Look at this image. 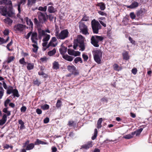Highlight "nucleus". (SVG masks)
<instances>
[{
    "mask_svg": "<svg viewBox=\"0 0 152 152\" xmlns=\"http://www.w3.org/2000/svg\"><path fill=\"white\" fill-rule=\"evenodd\" d=\"M68 70L72 73V74L76 75V68L73 66H67Z\"/></svg>",
    "mask_w": 152,
    "mask_h": 152,
    "instance_id": "nucleus-15",
    "label": "nucleus"
},
{
    "mask_svg": "<svg viewBox=\"0 0 152 152\" xmlns=\"http://www.w3.org/2000/svg\"><path fill=\"white\" fill-rule=\"evenodd\" d=\"M41 108L43 110H46L49 109V106L47 104H45L42 106Z\"/></svg>",
    "mask_w": 152,
    "mask_h": 152,
    "instance_id": "nucleus-48",
    "label": "nucleus"
},
{
    "mask_svg": "<svg viewBox=\"0 0 152 152\" xmlns=\"http://www.w3.org/2000/svg\"><path fill=\"white\" fill-rule=\"evenodd\" d=\"M93 53L95 61L98 64H100L102 56V52L100 50H95Z\"/></svg>",
    "mask_w": 152,
    "mask_h": 152,
    "instance_id": "nucleus-5",
    "label": "nucleus"
},
{
    "mask_svg": "<svg viewBox=\"0 0 152 152\" xmlns=\"http://www.w3.org/2000/svg\"><path fill=\"white\" fill-rule=\"evenodd\" d=\"M82 57L83 58L84 61H86L88 59V55L85 53H83L82 55Z\"/></svg>",
    "mask_w": 152,
    "mask_h": 152,
    "instance_id": "nucleus-49",
    "label": "nucleus"
},
{
    "mask_svg": "<svg viewBox=\"0 0 152 152\" xmlns=\"http://www.w3.org/2000/svg\"><path fill=\"white\" fill-rule=\"evenodd\" d=\"M25 25L21 24H18L15 25L14 26V30L16 31L21 32L26 28Z\"/></svg>",
    "mask_w": 152,
    "mask_h": 152,
    "instance_id": "nucleus-8",
    "label": "nucleus"
},
{
    "mask_svg": "<svg viewBox=\"0 0 152 152\" xmlns=\"http://www.w3.org/2000/svg\"><path fill=\"white\" fill-rule=\"evenodd\" d=\"M97 129H94V135L92 137L91 139L92 140H94L95 139L97 136Z\"/></svg>",
    "mask_w": 152,
    "mask_h": 152,
    "instance_id": "nucleus-44",
    "label": "nucleus"
},
{
    "mask_svg": "<svg viewBox=\"0 0 152 152\" xmlns=\"http://www.w3.org/2000/svg\"><path fill=\"white\" fill-rule=\"evenodd\" d=\"M31 39L32 42L37 44V40L38 39L37 34L36 32H33L31 33Z\"/></svg>",
    "mask_w": 152,
    "mask_h": 152,
    "instance_id": "nucleus-13",
    "label": "nucleus"
},
{
    "mask_svg": "<svg viewBox=\"0 0 152 152\" xmlns=\"http://www.w3.org/2000/svg\"><path fill=\"white\" fill-rule=\"evenodd\" d=\"M26 1V0H19L18 1L19 4L18 5V10L19 12H20V5L23 3L24 4Z\"/></svg>",
    "mask_w": 152,
    "mask_h": 152,
    "instance_id": "nucleus-28",
    "label": "nucleus"
},
{
    "mask_svg": "<svg viewBox=\"0 0 152 152\" xmlns=\"http://www.w3.org/2000/svg\"><path fill=\"white\" fill-rule=\"evenodd\" d=\"M137 70L136 68H134L132 70V73L134 75L137 74Z\"/></svg>",
    "mask_w": 152,
    "mask_h": 152,
    "instance_id": "nucleus-57",
    "label": "nucleus"
},
{
    "mask_svg": "<svg viewBox=\"0 0 152 152\" xmlns=\"http://www.w3.org/2000/svg\"><path fill=\"white\" fill-rule=\"evenodd\" d=\"M26 107L24 106L20 108V110L21 112H24L26 110Z\"/></svg>",
    "mask_w": 152,
    "mask_h": 152,
    "instance_id": "nucleus-60",
    "label": "nucleus"
},
{
    "mask_svg": "<svg viewBox=\"0 0 152 152\" xmlns=\"http://www.w3.org/2000/svg\"><path fill=\"white\" fill-rule=\"evenodd\" d=\"M4 90L2 87H0V94L1 96H3L4 94Z\"/></svg>",
    "mask_w": 152,
    "mask_h": 152,
    "instance_id": "nucleus-61",
    "label": "nucleus"
},
{
    "mask_svg": "<svg viewBox=\"0 0 152 152\" xmlns=\"http://www.w3.org/2000/svg\"><path fill=\"white\" fill-rule=\"evenodd\" d=\"M69 33L67 29H64L61 31L60 33L58 32L55 33V36L57 39H64L69 37Z\"/></svg>",
    "mask_w": 152,
    "mask_h": 152,
    "instance_id": "nucleus-4",
    "label": "nucleus"
},
{
    "mask_svg": "<svg viewBox=\"0 0 152 152\" xmlns=\"http://www.w3.org/2000/svg\"><path fill=\"white\" fill-rule=\"evenodd\" d=\"M34 84L37 85L38 86H39L40 83L37 80H36L34 82Z\"/></svg>",
    "mask_w": 152,
    "mask_h": 152,
    "instance_id": "nucleus-63",
    "label": "nucleus"
},
{
    "mask_svg": "<svg viewBox=\"0 0 152 152\" xmlns=\"http://www.w3.org/2000/svg\"><path fill=\"white\" fill-rule=\"evenodd\" d=\"M67 48L63 46H61L59 49V51L61 54L64 55V54L66 52Z\"/></svg>",
    "mask_w": 152,
    "mask_h": 152,
    "instance_id": "nucleus-22",
    "label": "nucleus"
},
{
    "mask_svg": "<svg viewBox=\"0 0 152 152\" xmlns=\"http://www.w3.org/2000/svg\"><path fill=\"white\" fill-rule=\"evenodd\" d=\"M19 62L20 64L23 65H26V62L25 61L24 58H22L19 60Z\"/></svg>",
    "mask_w": 152,
    "mask_h": 152,
    "instance_id": "nucleus-51",
    "label": "nucleus"
},
{
    "mask_svg": "<svg viewBox=\"0 0 152 152\" xmlns=\"http://www.w3.org/2000/svg\"><path fill=\"white\" fill-rule=\"evenodd\" d=\"M34 23L35 25H36L37 27H40L39 23L38 22V20L36 18H35L34 19Z\"/></svg>",
    "mask_w": 152,
    "mask_h": 152,
    "instance_id": "nucleus-47",
    "label": "nucleus"
},
{
    "mask_svg": "<svg viewBox=\"0 0 152 152\" xmlns=\"http://www.w3.org/2000/svg\"><path fill=\"white\" fill-rule=\"evenodd\" d=\"M34 65L32 63H28L27 66V69L28 70H30L33 69L34 68Z\"/></svg>",
    "mask_w": 152,
    "mask_h": 152,
    "instance_id": "nucleus-36",
    "label": "nucleus"
},
{
    "mask_svg": "<svg viewBox=\"0 0 152 152\" xmlns=\"http://www.w3.org/2000/svg\"><path fill=\"white\" fill-rule=\"evenodd\" d=\"M2 3L6 5H9V8L10 9V7L11 6H12V1L10 0H3L2 1Z\"/></svg>",
    "mask_w": 152,
    "mask_h": 152,
    "instance_id": "nucleus-26",
    "label": "nucleus"
},
{
    "mask_svg": "<svg viewBox=\"0 0 152 152\" xmlns=\"http://www.w3.org/2000/svg\"><path fill=\"white\" fill-rule=\"evenodd\" d=\"M57 39L55 37H52L49 43L48 44L46 48H43L44 50H45L47 48H48L50 46L53 47H55L58 44L57 42Z\"/></svg>",
    "mask_w": 152,
    "mask_h": 152,
    "instance_id": "nucleus-7",
    "label": "nucleus"
},
{
    "mask_svg": "<svg viewBox=\"0 0 152 152\" xmlns=\"http://www.w3.org/2000/svg\"><path fill=\"white\" fill-rule=\"evenodd\" d=\"M101 100L102 102H103L104 103H107L108 102V100L107 98L105 97H104L103 98H102Z\"/></svg>",
    "mask_w": 152,
    "mask_h": 152,
    "instance_id": "nucleus-56",
    "label": "nucleus"
},
{
    "mask_svg": "<svg viewBox=\"0 0 152 152\" xmlns=\"http://www.w3.org/2000/svg\"><path fill=\"white\" fill-rule=\"evenodd\" d=\"M48 142L42 141L39 139H36V141L35 142V145H39V144L42 145H48Z\"/></svg>",
    "mask_w": 152,
    "mask_h": 152,
    "instance_id": "nucleus-20",
    "label": "nucleus"
},
{
    "mask_svg": "<svg viewBox=\"0 0 152 152\" xmlns=\"http://www.w3.org/2000/svg\"><path fill=\"white\" fill-rule=\"evenodd\" d=\"M143 130V128H141L139 129H137L136 131L133 132H132V134L134 135L136 134V136H137L140 134Z\"/></svg>",
    "mask_w": 152,
    "mask_h": 152,
    "instance_id": "nucleus-27",
    "label": "nucleus"
},
{
    "mask_svg": "<svg viewBox=\"0 0 152 152\" xmlns=\"http://www.w3.org/2000/svg\"><path fill=\"white\" fill-rule=\"evenodd\" d=\"M48 11L50 13H54L55 12V10L53 7L49 6L48 9Z\"/></svg>",
    "mask_w": 152,
    "mask_h": 152,
    "instance_id": "nucleus-42",
    "label": "nucleus"
},
{
    "mask_svg": "<svg viewBox=\"0 0 152 152\" xmlns=\"http://www.w3.org/2000/svg\"><path fill=\"white\" fill-rule=\"evenodd\" d=\"M138 6L139 3L134 1L132 2L130 5L127 6V7L130 9H133L138 7Z\"/></svg>",
    "mask_w": 152,
    "mask_h": 152,
    "instance_id": "nucleus-17",
    "label": "nucleus"
},
{
    "mask_svg": "<svg viewBox=\"0 0 152 152\" xmlns=\"http://www.w3.org/2000/svg\"><path fill=\"white\" fill-rule=\"evenodd\" d=\"M25 19L27 24L28 25L30 26L31 27L33 28V24L31 19H29L28 17H26Z\"/></svg>",
    "mask_w": 152,
    "mask_h": 152,
    "instance_id": "nucleus-21",
    "label": "nucleus"
},
{
    "mask_svg": "<svg viewBox=\"0 0 152 152\" xmlns=\"http://www.w3.org/2000/svg\"><path fill=\"white\" fill-rule=\"evenodd\" d=\"M84 38L82 35H79L77 37V41L75 42L77 44L84 43Z\"/></svg>",
    "mask_w": 152,
    "mask_h": 152,
    "instance_id": "nucleus-18",
    "label": "nucleus"
},
{
    "mask_svg": "<svg viewBox=\"0 0 152 152\" xmlns=\"http://www.w3.org/2000/svg\"><path fill=\"white\" fill-rule=\"evenodd\" d=\"M61 102L60 100H58L56 104V107L58 108L61 107Z\"/></svg>",
    "mask_w": 152,
    "mask_h": 152,
    "instance_id": "nucleus-50",
    "label": "nucleus"
},
{
    "mask_svg": "<svg viewBox=\"0 0 152 152\" xmlns=\"http://www.w3.org/2000/svg\"><path fill=\"white\" fill-rule=\"evenodd\" d=\"M79 27L81 31L84 34H88L87 26L83 23L79 22Z\"/></svg>",
    "mask_w": 152,
    "mask_h": 152,
    "instance_id": "nucleus-6",
    "label": "nucleus"
},
{
    "mask_svg": "<svg viewBox=\"0 0 152 152\" xmlns=\"http://www.w3.org/2000/svg\"><path fill=\"white\" fill-rule=\"evenodd\" d=\"M56 50L55 48H54L53 50L49 51L48 55L50 56H52L54 55L56 53Z\"/></svg>",
    "mask_w": 152,
    "mask_h": 152,
    "instance_id": "nucleus-39",
    "label": "nucleus"
},
{
    "mask_svg": "<svg viewBox=\"0 0 152 152\" xmlns=\"http://www.w3.org/2000/svg\"><path fill=\"white\" fill-rule=\"evenodd\" d=\"M102 118H100L97 121V128L98 129L102 127Z\"/></svg>",
    "mask_w": 152,
    "mask_h": 152,
    "instance_id": "nucleus-34",
    "label": "nucleus"
},
{
    "mask_svg": "<svg viewBox=\"0 0 152 152\" xmlns=\"http://www.w3.org/2000/svg\"><path fill=\"white\" fill-rule=\"evenodd\" d=\"M3 21L5 23L10 26L11 25L13 22L12 20L8 18L4 19Z\"/></svg>",
    "mask_w": 152,
    "mask_h": 152,
    "instance_id": "nucleus-25",
    "label": "nucleus"
},
{
    "mask_svg": "<svg viewBox=\"0 0 152 152\" xmlns=\"http://www.w3.org/2000/svg\"><path fill=\"white\" fill-rule=\"evenodd\" d=\"M92 142H93L91 141L88 142L86 144L82 145L81 146L80 149L83 148L87 149L90 147H92L93 146Z\"/></svg>",
    "mask_w": 152,
    "mask_h": 152,
    "instance_id": "nucleus-14",
    "label": "nucleus"
},
{
    "mask_svg": "<svg viewBox=\"0 0 152 152\" xmlns=\"http://www.w3.org/2000/svg\"><path fill=\"white\" fill-rule=\"evenodd\" d=\"M130 15L131 18L132 19H134L135 18L136 16L134 12H131L130 14Z\"/></svg>",
    "mask_w": 152,
    "mask_h": 152,
    "instance_id": "nucleus-58",
    "label": "nucleus"
},
{
    "mask_svg": "<svg viewBox=\"0 0 152 152\" xmlns=\"http://www.w3.org/2000/svg\"><path fill=\"white\" fill-rule=\"evenodd\" d=\"M34 147V144L33 143H30L28 145L26 146V150H30L33 149Z\"/></svg>",
    "mask_w": 152,
    "mask_h": 152,
    "instance_id": "nucleus-31",
    "label": "nucleus"
},
{
    "mask_svg": "<svg viewBox=\"0 0 152 152\" xmlns=\"http://www.w3.org/2000/svg\"><path fill=\"white\" fill-rule=\"evenodd\" d=\"M38 18L40 21L45 22L47 20L48 16L46 13H42L40 12H37Z\"/></svg>",
    "mask_w": 152,
    "mask_h": 152,
    "instance_id": "nucleus-9",
    "label": "nucleus"
},
{
    "mask_svg": "<svg viewBox=\"0 0 152 152\" xmlns=\"http://www.w3.org/2000/svg\"><path fill=\"white\" fill-rule=\"evenodd\" d=\"M4 35L5 36H7L8 37V35L9 34V31L8 29H5L3 32Z\"/></svg>",
    "mask_w": 152,
    "mask_h": 152,
    "instance_id": "nucleus-55",
    "label": "nucleus"
},
{
    "mask_svg": "<svg viewBox=\"0 0 152 152\" xmlns=\"http://www.w3.org/2000/svg\"><path fill=\"white\" fill-rule=\"evenodd\" d=\"M91 24L93 33L95 34H98L99 30L102 28V26L99 21L94 19L92 20Z\"/></svg>",
    "mask_w": 152,
    "mask_h": 152,
    "instance_id": "nucleus-3",
    "label": "nucleus"
},
{
    "mask_svg": "<svg viewBox=\"0 0 152 152\" xmlns=\"http://www.w3.org/2000/svg\"><path fill=\"white\" fill-rule=\"evenodd\" d=\"M68 53L71 56H76L80 55V53L78 51H75L73 50L69 49L68 50Z\"/></svg>",
    "mask_w": 152,
    "mask_h": 152,
    "instance_id": "nucleus-12",
    "label": "nucleus"
},
{
    "mask_svg": "<svg viewBox=\"0 0 152 152\" xmlns=\"http://www.w3.org/2000/svg\"><path fill=\"white\" fill-rule=\"evenodd\" d=\"M99 23H100L104 27H106V24L103 21H102V20H99Z\"/></svg>",
    "mask_w": 152,
    "mask_h": 152,
    "instance_id": "nucleus-64",
    "label": "nucleus"
},
{
    "mask_svg": "<svg viewBox=\"0 0 152 152\" xmlns=\"http://www.w3.org/2000/svg\"><path fill=\"white\" fill-rule=\"evenodd\" d=\"M50 38V36L49 34H46L44 37V38L42 39L43 42L42 43V45L43 48H46L48 45V41L49 40Z\"/></svg>",
    "mask_w": 152,
    "mask_h": 152,
    "instance_id": "nucleus-10",
    "label": "nucleus"
},
{
    "mask_svg": "<svg viewBox=\"0 0 152 152\" xmlns=\"http://www.w3.org/2000/svg\"><path fill=\"white\" fill-rule=\"evenodd\" d=\"M38 74L39 75H42L45 78H46L47 77V75L44 73L42 71H40L38 72Z\"/></svg>",
    "mask_w": 152,
    "mask_h": 152,
    "instance_id": "nucleus-52",
    "label": "nucleus"
},
{
    "mask_svg": "<svg viewBox=\"0 0 152 152\" xmlns=\"http://www.w3.org/2000/svg\"><path fill=\"white\" fill-rule=\"evenodd\" d=\"M14 58V57L12 56L9 57L7 59V62L8 63H10L13 60Z\"/></svg>",
    "mask_w": 152,
    "mask_h": 152,
    "instance_id": "nucleus-53",
    "label": "nucleus"
},
{
    "mask_svg": "<svg viewBox=\"0 0 152 152\" xmlns=\"http://www.w3.org/2000/svg\"><path fill=\"white\" fill-rule=\"evenodd\" d=\"M12 93L13 94V96H16L17 97H19V96L18 91L16 89H14L13 90Z\"/></svg>",
    "mask_w": 152,
    "mask_h": 152,
    "instance_id": "nucleus-43",
    "label": "nucleus"
},
{
    "mask_svg": "<svg viewBox=\"0 0 152 152\" xmlns=\"http://www.w3.org/2000/svg\"><path fill=\"white\" fill-rule=\"evenodd\" d=\"M104 38L102 36L94 35L92 36L91 38V43L95 47H99V42L102 41Z\"/></svg>",
    "mask_w": 152,
    "mask_h": 152,
    "instance_id": "nucleus-2",
    "label": "nucleus"
},
{
    "mask_svg": "<svg viewBox=\"0 0 152 152\" xmlns=\"http://www.w3.org/2000/svg\"><path fill=\"white\" fill-rule=\"evenodd\" d=\"M113 68L115 70L118 71L122 69V68L121 66H119L117 64H114L113 65Z\"/></svg>",
    "mask_w": 152,
    "mask_h": 152,
    "instance_id": "nucleus-30",
    "label": "nucleus"
},
{
    "mask_svg": "<svg viewBox=\"0 0 152 152\" xmlns=\"http://www.w3.org/2000/svg\"><path fill=\"white\" fill-rule=\"evenodd\" d=\"M9 39V37H7V38L6 40H5L3 38L0 37V45L2 44L3 43L7 42Z\"/></svg>",
    "mask_w": 152,
    "mask_h": 152,
    "instance_id": "nucleus-35",
    "label": "nucleus"
},
{
    "mask_svg": "<svg viewBox=\"0 0 152 152\" xmlns=\"http://www.w3.org/2000/svg\"><path fill=\"white\" fill-rule=\"evenodd\" d=\"M18 123L20 125V129H25V127L24 125V123L22 120H19L18 121Z\"/></svg>",
    "mask_w": 152,
    "mask_h": 152,
    "instance_id": "nucleus-32",
    "label": "nucleus"
},
{
    "mask_svg": "<svg viewBox=\"0 0 152 152\" xmlns=\"http://www.w3.org/2000/svg\"><path fill=\"white\" fill-rule=\"evenodd\" d=\"M36 0H28V5L31 6L33 4L35 3Z\"/></svg>",
    "mask_w": 152,
    "mask_h": 152,
    "instance_id": "nucleus-40",
    "label": "nucleus"
},
{
    "mask_svg": "<svg viewBox=\"0 0 152 152\" xmlns=\"http://www.w3.org/2000/svg\"><path fill=\"white\" fill-rule=\"evenodd\" d=\"M89 20V17L86 15H84L81 20L83 21H87Z\"/></svg>",
    "mask_w": 152,
    "mask_h": 152,
    "instance_id": "nucleus-54",
    "label": "nucleus"
},
{
    "mask_svg": "<svg viewBox=\"0 0 152 152\" xmlns=\"http://www.w3.org/2000/svg\"><path fill=\"white\" fill-rule=\"evenodd\" d=\"M96 6L99 7L100 9L101 10H104L105 9V6L104 3L102 2L98 3Z\"/></svg>",
    "mask_w": 152,
    "mask_h": 152,
    "instance_id": "nucleus-24",
    "label": "nucleus"
},
{
    "mask_svg": "<svg viewBox=\"0 0 152 152\" xmlns=\"http://www.w3.org/2000/svg\"><path fill=\"white\" fill-rule=\"evenodd\" d=\"M98 13L102 16H106V14L104 12L101 11H99L98 12Z\"/></svg>",
    "mask_w": 152,
    "mask_h": 152,
    "instance_id": "nucleus-59",
    "label": "nucleus"
},
{
    "mask_svg": "<svg viewBox=\"0 0 152 152\" xmlns=\"http://www.w3.org/2000/svg\"><path fill=\"white\" fill-rule=\"evenodd\" d=\"M134 135L132 134V132L131 134H129L123 136V138L126 139H129L132 138Z\"/></svg>",
    "mask_w": 152,
    "mask_h": 152,
    "instance_id": "nucleus-38",
    "label": "nucleus"
},
{
    "mask_svg": "<svg viewBox=\"0 0 152 152\" xmlns=\"http://www.w3.org/2000/svg\"><path fill=\"white\" fill-rule=\"evenodd\" d=\"M37 45V44L35 43L32 45V46L34 47V48L32 49V50L34 53H36L38 50V47Z\"/></svg>",
    "mask_w": 152,
    "mask_h": 152,
    "instance_id": "nucleus-37",
    "label": "nucleus"
},
{
    "mask_svg": "<svg viewBox=\"0 0 152 152\" xmlns=\"http://www.w3.org/2000/svg\"><path fill=\"white\" fill-rule=\"evenodd\" d=\"M53 68L54 69H57L59 68V65L58 62L54 61L53 63Z\"/></svg>",
    "mask_w": 152,
    "mask_h": 152,
    "instance_id": "nucleus-29",
    "label": "nucleus"
},
{
    "mask_svg": "<svg viewBox=\"0 0 152 152\" xmlns=\"http://www.w3.org/2000/svg\"><path fill=\"white\" fill-rule=\"evenodd\" d=\"M74 61L76 64L78 62H80V63L83 62L82 58L80 57H76L74 60Z\"/></svg>",
    "mask_w": 152,
    "mask_h": 152,
    "instance_id": "nucleus-41",
    "label": "nucleus"
},
{
    "mask_svg": "<svg viewBox=\"0 0 152 152\" xmlns=\"http://www.w3.org/2000/svg\"><path fill=\"white\" fill-rule=\"evenodd\" d=\"M36 112L37 114L40 115L42 114V111L41 109L37 108L36 109Z\"/></svg>",
    "mask_w": 152,
    "mask_h": 152,
    "instance_id": "nucleus-62",
    "label": "nucleus"
},
{
    "mask_svg": "<svg viewBox=\"0 0 152 152\" xmlns=\"http://www.w3.org/2000/svg\"><path fill=\"white\" fill-rule=\"evenodd\" d=\"M0 13L4 16L7 15L9 17H12L14 15V12L11 6L10 7V9L9 8L8 11H7L6 7L2 6H1L0 8Z\"/></svg>",
    "mask_w": 152,
    "mask_h": 152,
    "instance_id": "nucleus-1",
    "label": "nucleus"
},
{
    "mask_svg": "<svg viewBox=\"0 0 152 152\" xmlns=\"http://www.w3.org/2000/svg\"><path fill=\"white\" fill-rule=\"evenodd\" d=\"M13 90L14 89H13V88L12 87H10L7 89V93L8 94H11V93H12Z\"/></svg>",
    "mask_w": 152,
    "mask_h": 152,
    "instance_id": "nucleus-46",
    "label": "nucleus"
},
{
    "mask_svg": "<svg viewBox=\"0 0 152 152\" xmlns=\"http://www.w3.org/2000/svg\"><path fill=\"white\" fill-rule=\"evenodd\" d=\"M38 38L39 39H41L42 36H44L45 35H46V34H45V31L42 29H39L38 30Z\"/></svg>",
    "mask_w": 152,
    "mask_h": 152,
    "instance_id": "nucleus-16",
    "label": "nucleus"
},
{
    "mask_svg": "<svg viewBox=\"0 0 152 152\" xmlns=\"http://www.w3.org/2000/svg\"><path fill=\"white\" fill-rule=\"evenodd\" d=\"M63 58L66 60L69 61H71L74 58L73 57L69 56L68 55H63Z\"/></svg>",
    "mask_w": 152,
    "mask_h": 152,
    "instance_id": "nucleus-23",
    "label": "nucleus"
},
{
    "mask_svg": "<svg viewBox=\"0 0 152 152\" xmlns=\"http://www.w3.org/2000/svg\"><path fill=\"white\" fill-rule=\"evenodd\" d=\"M123 58L125 60H127L129 58L128 53L127 52H125L123 53Z\"/></svg>",
    "mask_w": 152,
    "mask_h": 152,
    "instance_id": "nucleus-33",
    "label": "nucleus"
},
{
    "mask_svg": "<svg viewBox=\"0 0 152 152\" xmlns=\"http://www.w3.org/2000/svg\"><path fill=\"white\" fill-rule=\"evenodd\" d=\"M7 120V115L6 114L3 115L1 119L0 120V125L2 126L4 124Z\"/></svg>",
    "mask_w": 152,
    "mask_h": 152,
    "instance_id": "nucleus-19",
    "label": "nucleus"
},
{
    "mask_svg": "<svg viewBox=\"0 0 152 152\" xmlns=\"http://www.w3.org/2000/svg\"><path fill=\"white\" fill-rule=\"evenodd\" d=\"M47 9V7L45 6L44 7L40 6L38 8V10L40 11L45 12L46 11Z\"/></svg>",
    "mask_w": 152,
    "mask_h": 152,
    "instance_id": "nucleus-45",
    "label": "nucleus"
},
{
    "mask_svg": "<svg viewBox=\"0 0 152 152\" xmlns=\"http://www.w3.org/2000/svg\"><path fill=\"white\" fill-rule=\"evenodd\" d=\"M78 46L80 48V50L83 51L85 50V46L84 43L77 44V43L75 42L73 45L74 49L75 50H76L77 47Z\"/></svg>",
    "mask_w": 152,
    "mask_h": 152,
    "instance_id": "nucleus-11",
    "label": "nucleus"
}]
</instances>
